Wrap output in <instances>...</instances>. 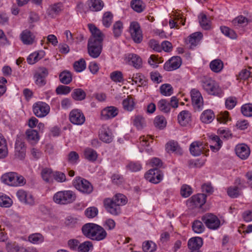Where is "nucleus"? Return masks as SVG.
Segmentation results:
<instances>
[{"label": "nucleus", "mask_w": 252, "mask_h": 252, "mask_svg": "<svg viewBox=\"0 0 252 252\" xmlns=\"http://www.w3.org/2000/svg\"><path fill=\"white\" fill-rule=\"evenodd\" d=\"M88 27L92 33L88 43V53L91 57L96 58L102 51L104 34L94 24H88Z\"/></svg>", "instance_id": "f257e3e1"}, {"label": "nucleus", "mask_w": 252, "mask_h": 252, "mask_svg": "<svg viewBox=\"0 0 252 252\" xmlns=\"http://www.w3.org/2000/svg\"><path fill=\"white\" fill-rule=\"evenodd\" d=\"M126 202V196L121 193L116 194L112 198H106L103 201L104 206L107 212L114 216L121 214V206L125 205Z\"/></svg>", "instance_id": "f03ea898"}, {"label": "nucleus", "mask_w": 252, "mask_h": 252, "mask_svg": "<svg viewBox=\"0 0 252 252\" xmlns=\"http://www.w3.org/2000/svg\"><path fill=\"white\" fill-rule=\"evenodd\" d=\"M203 89L209 94L215 96H220L222 91L219 84L211 78L204 76L200 81Z\"/></svg>", "instance_id": "7ed1b4c3"}, {"label": "nucleus", "mask_w": 252, "mask_h": 252, "mask_svg": "<svg viewBox=\"0 0 252 252\" xmlns=\"http://www.w3.org/2000/svg\"><path fill=\"white\" fill-rule=\"evenodd\" d=\"M0 179L4 184L14 187L23 186L26 183V180L23 176L14 172L4 174Z\"/></svg>", "instance_id": "20e7f679"}, {"label": "nucleus", "mask_w": 252, "mask_h": 252, "mask_svg": "<svg viewBox=\"0 0 252 252\" xmlns=\"http://www.w3.org/2000/svg\"><path fill=\"white\" fill-rule=\"evenodd\" d=\"M76 198V194L70 190L58 191L53 196L54 201L61 205H66L72 203L75 200Z\"/></svg>", "instance_id": "39448f33"}, {"label": "nucleus", "mask_w": 252, "mask_h": 252, "mask_svg": "<svg viewBox=\"0 0 252 252\" xmlns=\"http://www.w3.org/2000/svg\"><path fill=\"white\" fill-rule=\"evenodd\" d=\"M73 184L74 187L83 193L89 194L93 191L92 185L88 181L80 177H76Z\"/></svg>", "instance_id": "423d86ee"}, {"label": "nucleus", "mask_w": 252, "mask_h": 252, "mask_svg": "<svg viewBox=\"0 0 252 252\" xmlns=\"http://www.w3.org/2000/svg\"><path fill=\"white\" fill-rule=\"evenodd\" d=\"M201 220L206 226L211 229H217L220 224V221L219 218L212 214H205L202 217Z\"/></svg>", "instance_id": "0eeeda50"}, {"label": "nucleus", "mask_w": 252, "mask_h": 252, "mask_svg": "<svg viewBox=\"0 0 252 252\" xmlns=\"http://www.w3.org/2000/svg\"><path fill=\"white\" fill-rule=\"evenodd\" d=\"M162 172L157 168L150 169L145 174V179L154 184L159 183L162 180Z\"/></svg>", "instance_id": "6e6552de"}, {"label": "nucleus", "mask_w": 252, "mask_h": 252, "mask_svg": "<svg viewBox=\"0 0 252 252\" xmlns=\"http://www.w3.org/2000/svg\"><path fill=\"white\" fill-rule=\"evenodd\" d=\"M33 112L39 118L46 116L50 111L49 106L45 102L39 101L33 105Z\"/></svg>", "instance_id": "1a4fd4ad"}, {"label": "nucleus", "mask_w": 252, "mask_h": 252, "mask_svg": "<svg viewBox=\"0 0 252 252\" xmlns=\"http://www.w3.org/2000/svg\"><path fill=\"white\" fill-rule=\"evenodd\" d=\"M16 196L18 199L26 205L33 206L35 204L34 198L30 192L23 189H20L16 192Z\"/></svg>", "instance_id": "9d476101"}, {"label": "nucleus", "mask_w": 252, "mask_h": 252, "mask_svg": "<svg viewBox=\"0 0 252 252\" xmlns=\"http://www.w3.org/2000/svg\"><path fill=\"white\" fill-rule=\"evenodd\" d=\"M48 74L47 69L45 67L39 68L34 75L35 84L39 87L44 86L46 83L45 79Z\"/></svg>", "instance_id": "9b49d317"}, {"label": "nucleus", "mask_w": 252, "mask_h": 252, "mask_svg": "<svg viewBox=\"0 0 252 252\" xmlns=\"http://www.w3.org/2000/svg\"><path fill=\"white\" fill-rule=\"evenodd\" d=\"M192 103L196 110H200L203 105V97L201 93L196 89H192L190 92Z\"/></svg>", "instance_id": "f8f14e48"}, {"label": "nucleus", "mask_w": 252, "mask_h": 252, "mask_svg": "<svg viewBox=\"0 0 252 252\" xmlns=\"http://www.w3.org/2000/svg\"><path fill=\"white\" fill-rule=\"evenodd\" d=\"M69 120L71 123L76 125H81L85 121V117L79 109H73L69 114Z\"/></svg>", "instance_id": "ddd939ff"}, {"label": "nucleus", "mask_w": 252, "mask_h": 252, "mask_svg": "<svg viewBox=\"0 0 252 252\" xmlns=\"http://www.w3.org/2000/svg\"><path fill=\"white\" fill-rule=\"evenodd\" d=\"M182 64V60L180 57H173L164 65V69L168 71L174 70L180 67Z\"/></svg>", "instance_id": "4468645a"}, {"label": "nucleus", "mask_w": 252, "mask_h": 252, "mask_svg": "<svg viewBox=\"0 0 252 252\" xmlns=\"http://www.w3.org/2000/svg\"><path fill=\"white\" fill-rule=\"evenodd\" d=\"M119 112L117 108L114 106H109L104 108L101 113V118L103 120H108L116 117Z\"/></svg>", "instance_id": "2eb2a0df"}, {"label": "nucleus", "mask_w": 252, "mask_h": 252, "mask_svg": "<svg viewBox=\"0 0 252 252\" xmlns=\"http://www.w3.org/2000/svg\"><path fill=\"white\" fill-rule=\"evenodd\" d=\"M203 245V240L201 237H195L190 239L188 241V248L191 252H200L199 250Z\"/></svg>", "instance_id": "dca6fc26"}, {"label": "nucleus", "mask_w": 252, "mask_h": 252, "mask_svg": "<svg viewBox=\"0 0 252 252\" xmlns=\"http://www.w3.org/2000/svg\"><path fill=\"white\" fill-rule=\"evenodd\" d=\"M206 201V195L204 193H199L192 196L189 203L193 207H201Z\"/></svg>", "instance_id": "f3484780"}, {"label": "nucleus", "mask_w": 252, "mask_h": 252, "mask_svg": "<svg viewBox=\"0 0 252 252\" xmlns=\"http://www.w3.org/2000/svg\"><path fill=\"white\" fill-rule=\"evenodd\" d=\"M235 152L238 157L242 159H247L250 154V150L248 146L244 144L236 146Z\"/></svg>", "instance_id": "a211bd4d"}, {"label": "nucleus", "mask_w": 252, "mask_h": 252, "mask_svg": "<svg viewBox=\"0 0 252 252\" xmlns=\"http://www.w3.org/2000/svg\"><path fill=\"white\" fill-rule=\"evenodd\" d=\"M97 224L93 223H88L84 224L82 227L83 234L87 238L92 239L93 235L95 230Z\"/></svg>", "instance_id": "6ab92c4d"}, {"label": "nucleus", "mask_w": 252, "mask_h": 252, "mask_svg": "<svg viewBox=\"0 0 252 252\" xmlns=\"http://www.w3.org/2000/svg\"><path fill=\"white\" fill-rule=\"evenodd\" d=\"M126 59L128 64L132 65L135 68L139 69L142 67V59L137 55L129 54L127 55Z\"/></svg>", "instance_id": "aec40b11"}, {"label": "nucleus", "mask_w": 252, "mask_h": 252, "mask_svg": "<svg viewBox=\"0 0 252 252\" xmlns=\"http://www.w3.org/2000/svg\"><path fill=\"white\" fill-rule=\"evenodd\" d=\"M86 4L90 10L94 12L100 11L104 5L101 0H88L86 2Z\"/></svg>", "instance_id": "412c9836"}, {"label": "nucleus", "mask_w": 252, "mask_h": 252, "mask_svg": "<svg viewBox=\"0 0 252 252\" xmlns=\"http://www.w3.org/2000/svg\"><path fill=\"white\" fill-rule=\"evenodd\" d=\"M15 155L20 159L24 158L26 156V147L25 144L20 141H17L15 143Z\"/></svg>", "instance_id": "4be33fe9"}, {"label": "nucleus", "mask_w": 252, "mask_h": 252, "mask_svg": "<svg viewBox=\"0 0 252 252\" xmlns=\"http://www.w3.org/2000/svg\"><path fill=\"white\" fill-rule=\"evenodd\" d=\"M99 138L104 142L109 143L112 141V132L108 127H102L99 132Z\"/></svg>", "instance_id": "5701e85b"}, {"label": "nucleus", "mask_w": 252, "mask_h": 252, "mask_svg": "<svg viewBox=\"0 0 252 252\" xmlns=\"http://www.w3.org/2000/svg\"><path fill=\"white\" fill-rule=\"evenodd\" d=\"M21 39L24 44L31 45L34 42V36L30 31L25 30L21 34Z\"/></svg>", "instance_id": "b1692460"}, {"label": "nucleus", "mask_w": 252, "mask_h": 252, "mask_svg": "<svg viewBox=\"0 0 252 252\" xmlns=\"http://www.w3.org/2000/svg\"><path fill=\"white\" fill-rule=\"evenodd\" d=\"M107 234L105 230L102 226L97 225L96 230L94 233L92 240L95 241L102 240L106 237Z\"/></svg>", "instance_id": "393cba45"}, {"label": "nucleus", "mask_w": 252, "mask_h": 252, "mask_svg": "<svg viewBox=\"0 0 252 252\" xmlns=\"http://www.w3.org/2000/svg\"><path fill=\"white\" fill-rule=\"evenodd\" d=\"M191 114L189 111L183 110L178 116V122L182 126H186L190 121Z\"/></svg>", "instance_id": "a878e982"}, {"label": "nucleus", "mask_w": 252, "mask_h": 252, "mask_svg": "<svg viewBox=\"0 0 252 252\" xmlns=\"http://www.w3.org/2000/svg\"><path fill=\"white\" fill-rule=\"evenodd\" d=\"M203 146L201 143L199 142L195 141L192 142L189 147V150L191 154L194 156H198L202 152Z\"/></svg>", "instance_id": "bb28decb"}, {"label": "nucleus", "mask_w": 252, "mask_h": 252, "mask_svg": "<svg viewBox=\"0 0 252 252\" xmlns=\"http://www.w3.org/2000/svg\"><path fill=\"white\" fill-rule=\"evenodd\" d=\"M59 77L60 82L65 85L69 84L72 80V74L68 70H64L61 72Z\"/></svg>", "instance_id": "cd10ccee"}, {"label": "nucleus", "mask_w": 252, "mask_h": 252, "mask_svg": "<svg viewBox=\"0 0 252 252\" xmlns=\"http://www.w3.org/2000/svg\"><path fill=\"white\" fill-rule=\"evenodd\" d=\"M8 154V149L6 140L0 133V158H5Z\"/></svg>", "instance_id": "c85d7f7f"}, {"label": "nucleus", "mask_w": 252, "mask_h": 252, "mask_svg": "<svg viewBox=\"0 0 252 252\" xmlns=\"http://www.w3.org/2000/svg\"><path fill=\"white\" fill-rule=\"evenodd\" d=\"M166 150L168 153L175 152L176 153L182 154V150L176 142L170 141L166 145Z\"/></svg>", "instance_id": "c756f323"}, {"label": "nucleus", "mask_w": 252, "mask_h": 252, "mask_svg": "<svg viewBox=\"0 0 252 252\" xmlns=\"http://www.w3.org/2000/svg\"><path fill=\"white\" fill-rule=\"evenodd\" d=\"M203 37L201 32H195L189 37V42L191 46H196Z\"/></svg>", "instance_id": "7c9ffc66"}, {"label": "nucleus", "mask_w": 252, "mask_h": 252, "mask_svg": "<svg viewBox=\"0 0 252 252\" xmlns=\"http://www.w3.org/2000/svg\"><path fill=\"white\" fill-rule=\"evenodd\" d=\"M215 117L213 112L211 110L204 111L200 117L201 121L204 123H211Z\"/></svg>", "instance_id": "2f4dec72"}, {"label": "nucleus", "mask_w": 252, "mask_h": 252, "mask_svg": "<svg viewBox=\"0 0 252 252\" xmlns=\"http://www.w3.org/2000/svg\"><path fill=\"white\" fill-rule=\"evenodd\" d=\"M71 96L75 100L81 101L86 98V93L82 89H75L73 91Z\"/></svg>", "instance_id": "473e14b6"}, {"label": "nucleus", "mask_w": 252, "mask_h": 252, "mask_svg": "<svg viewBox=\"0 0 252 252\" xmlns=\"http://www.w3.org/2000/svg\"><path fill=\"white\" fill-rule=\"evenodd\" d=\"M223 67V62L219 59L214 60L210 63L211 69L216 73L220 72L222 69Z\"/></svg>", "instance_id": "72a5a7b5"}, {"label": "nucleus", "mask_w": 252, "mask_h": 252, "mask_svg": "<svg viewBox=\"0 0 252 252\" xmlns=\"http://www.w3.org/2000/svg\"><path fill=\"white\" fill-rule=\"evenodd\" d=\"M27 140L32 144H34L39 139V136L37 131L33 129H28L26 131Z\"/></svg>", "instance_id": "f704fd0d"}, {"label": "nucleus", "mask_w": 252, "mask_h": 252, "mask_svg": "<svg viewBox=\"0 0 252 252\" xmlns=\"http://www.w3.org/2000/svg\"><path fill=\"white\" fill-rule=\"evenodd\" d=\"M123 24L120 21L116 22L113 26V33L114 36L117 38L120 37L122 33Z\"/></svg>", "instance_id": "c9c22d12"}, {"label": "nucleus", "mask_w": 252, "mask_h": 252, "mask_svg": "<svg viewBox=\"0 0 252 252\" xmlns=\"http://www.w3.org/2000/svg\"><path fill=\"white\" fill-rule=\"evenodd\" d=\"M113 15L109 11L105 12L102 17V24L106 28H109L113 22Z\"/></svg>", "instance_id": "e433bc0d"}, {"label": "nucleus", "mask_w": 252, "mask_h": 252, "mask_svg": "<svg viewBox=\"0 0 252 252\" xmlns=\"http://www.w3.org/2000/svg\"><path fill=\"white\" fill-rule=\"evenodd\" d=\"M158 109L165 113H168L170 111V103L164 99L160 100L158 103Z\"/></svg>", "instance_id": "4c0bfd02"}, {"label": "nucleus", "mask_w": 252, "mask_h": 252, "mask_svg": "<svg viewBox=\"0 0 252 252\" xmlns=\"http://www.w3.org/2000/svg\"><path fill=\"white\" fill-rule=\"evenodd\" d=\"M85 158L90 161H94L97 158L96 152L93 149L87 148L84 151Z\"/></svg>", "instance_id": "58836bf2"}, {"label": "nucleus", "mask_w": 252, "mask_h": 252, "mask_svg": "<svg viewBox=\"0 0 252 252\" xmlns=\"http://www.w3.org/2000/svg\"><path fill=\"white\" fill-rule=\"evenodd\" d=\"M63 10V4L61 3H58L52 5L48 9V14L52 17L58 14Z\"/></svg>", "instance_id": "ea45409f"}, {"label": "nucleus", "mask_w": 252, "mask_h": 252, "mask_svg": "<svg viewBox=\"0 0 252 252\" xmlns=\"http://www.w3.org/2000/svg\"><path fill=\"white\" fill-rule=\"evenodd\" d=\"M122 104L125 110L131 111L134 109V102L133 99L129 96L123 100Z\"/></svg>", "instance_id": "a19ab883"}, {"label": "nucleus", "mask_w": 252, "mask_h": 252, "mask_svg": "<svg viewBox=\"0 0 252 252\" xmlns=\"http://www.w3.org/2000/svg\"><path fill=\"white\" fill-rule=\"evenodd\" d=\"M142 247L145 252H154L157 250V245L152 241L144 242Z\"/></svg>", "instance_id": "79ce46f5"}, {"label": "nucleus", "mask_w": 252, "mask_h": 252, "mask_svg": "<svg viewBox=\"0 0 252 252\" xmlns=\"http://www.w3.org/2000/svg\"><path fill=\"white\" fill-rule=\"evenodd\" d=\"M198 17L201 27L205 30H210L211 29V25L206 15L203 13H201Z\"/></svg>", "instance_id": "37998d69"}, {"label": "nucleus", "mask_w": 252, "mask_h": 252, "mask_svg": "<svg viewBox=\"0 0 252 252\" xmlns=\"http://www.w3.org/2000/svg\"><path fill=\"white\" fill-rule=\"evenodd\" d=\"M6 248L8 252H28L24 248L19 247L15 244L8 243Z\"/></svg>", "instance_id": "c03bdc74"}, {"label": "nucleus", "mask_w": 252, "mask_h": 252, "mask_svg": "<svg viewBox=\"0 0 252 252\" xmlns=\"http://www.w3.org/2000/svg\"><path fill=\"white\" fill-rule=\"evenodd\" d=\"M131 81L135 83H140L141 85L145 86L147 85V81L145 77L141 73H136L133 74L131 77Z\"/></svg>", "instance_id": "a18cd8bd"}, {"label": "nucleus", "mask_w": 252, "mask_h": 252, "mask_svg": "<svg viewBox=\"0 0 252 252\" xmlns=\"http://www.w3.org/2000/svg\"><path fill=\"white\" fill-rule=\"evenodd\" d=\"M160 93L164 96H170L173 93V89L170 84H164L160 87Z\"/></svg>", "instance_id": "49530a36"}, {"label": "nucleus", "mask_w": 252, "mask_h": 252, "mask_svg": "<svg viewBox=\"0 0 252 252\" xmlns=\"http://www.w3.org/2000/svg\"><path fill=\"white\" fill-rule=\"evenodd\" d=\"M249 20L245 17L241 15L235 18L232 21V24L235 26H244L247 25Z\"/></svg>", "instance_id": "de8ad7c7"}, {"label": "nucleus", "mask_w": 252, "mask_h": 252, "mask_svg": "<svg viewBox=\"0 0 252 252\" xmlns=\"http://www.w3.org/2000/svg\"><path fill=\"white\" fill-rule=\"evenodd\" d=\"M220 29L221 32L225 36L231 39H236L237 38V34L233 30L225 26H221Z\"/></svg>", "instance_id": "09e8293b"}, {"label": "nucleus", "mask_w": 252, "mask_h": 252, "mask_svg": "<svg viewBox=\"0 0 252 252\" xmlns=\"http://www.w3.org/2000/svg\"><path fill=\"white\" fill-rule=\"evenodd\" d=\"M12 204V201L9 197L0 193V207L8 208Z\"/></svg>", "instance_id": "8fccbe9b"}, {"label": "nucleus", "mask_w": 252, "mask_h": 252, "mask_svg": "<svg viewBox=\"0 0 252 252\" xmlns=\"http://www.w3.org/2000/svg\"><path fill=\"white\" fill-rule=\"evenodd\" d=\"M29 240L33 244H37L43 242L44 237L40 233H34L29 236Z\"/></svg>", "instance_id": "3c124183"}, {"label": "nucleus", "mask_w": 252, "mask_h": 252, "mask_svg": "<svg viewBox=\"0 0 252 252\" xmlns=\"http://www.w3.org/2000/svg\"><path fill=\"white\" fill-rule=\"evenodd\" d=\"M154 125L156 127L163 129L166 125L165 118L162 116H157L154 120Z\"/></svg>", "instance_id": "603ef678"}, {"label": "nucleus", "mask_w": 252, "mask_h": 252, "mask_svg": "<svg viewBox=\"0 0 252 252\" xmlns=\"http://www.w3.org/2000/svg\"><path fill=\"white\" fill-rule=\"evenodd\" d=\"M93 247V244L90 241H85L82 243H79L78 249V252H89L90 249Z\"/></svg>", "instance_id": "864d4df0"}, {"label": "nucleus", "mask_w": 252, "mask_h": 252, "mask_svg": "<svg viewBox=\"0 0 252 252\" xmlns=\"http://www.w3.org/2000/svg\"><path fill=\"white\" fill-rule=\"evenodd\" d=\"M241 111L242 114L246 117H252V104L247 103L242 106Z\"/></svg>", "instance_id": "5fc2aeb1"}, {"label": "nucleus", "mask_w": 252, "mask_h": 252, "mask_svg": "<svg viewBox=\"0 0 252 252\" xmlns=\"http://www.w3.org/2000/svg\"><path fill=\"white\" fill-rule=\"evenodd\" d=\"M74 70L78 72L83 71L86 67V62L83 59L75 62L73 64Z\"/></svg>", "instance_id": "6e6d98bb"}, {"label": "nucleus", "mask_w": 252, "mask_h": 252, "mask_svg": "<svg viewBox=\"0 0 252 252\" xmlns=\"http://www.w3.org/2000/svg\"><path fill=\"white\" fill-rule=\"evenodd\" d=\"M192 228L193 231L196 233H202L203 232L205 228L202 222L198 220L193 221Z\"/></svg>", "instance_id": "4d7b16f0"}, {"label": "nucleus", "mask_w": 252, "mask_h": 252, "mask_svg": "<svg viewBox=\"0 0 252 252\" xmlns=\"http://www.w3.org/2000/svg\"><path fill=\"white\" fill-rule=\"evenodd\" d=\"M112 80L115 82H122L124 81L123 75L122 72L120 71H115L112 72L110 75Z\"/></svg>", "instance_id": "13d9d810"}, {"label": "nucleus", "mask_w": 252, "mask_h": 252, "mask_svg": "<svg viewBox=\"0 0 252 252\" xmlns=\"http://www.w3.org/2000/svg\"><path fill=\"white\" fill-rule=\"evenodd\" d=\"M133 124L138 129H142L145 126V119L141 116H137L133 120Z\"/></svg>", "instance_id": "bf43d9fd"}, {"label": "nucleus", "mask_w": 252, "mask_h": 252, "mask_svg": "<svg viewBox=\"0 0 252 252\" xmlns=\"http://www.w3.org/2000/svg\"><path fill=\"white\" fill-rule=\"evenodd\" d=\"M98 209L95 207H90L85 211V216L88 218H94L98 214Z\"/></svg>", "instance_id": "052dcab7"}, {"label": "nucleus", "mask_w": 252, "mask_h": 252, "mask_svg": "<svg viewBox=\"0 0 252 252\" xmlns=\"http://www.w3.org/2000/svg\"><path fill=\"white\" fill-rule=\"evenodd\" d=\"M79 155L75 151L70 152L67 155V161L72 164H76L79 160Z\"/></svg>", "instance_id": "680f3d73"}, {"label": "nucleus", "mask_w": 252, "mask_h": 252, "mask_svg": "<svg viewBox=\"0 0 252 252\" xmlns=\"http://www.w3.org/2000/svg\"><path fill=\"white\" fill-rule=\"evenodd\" d=\"M71 90V88L67 86L59 85L56 89V92L58 94H67Z\"/></svg>", "instance_id": "e2e57ef3"}, {"label": "nucleus", "mask_w": 252, "mask_h": 252, "mask_svg": "<svg viewBox=\"0 0 252 252\" xmlns=\"http://www.w3.org/2000/svg\"><path fill=\"white\" fill-rule=\"evenodd\" d=\"M131 6L132 9L137 12H141L143 10L142 1L140 0H132L131 2Z\"/></svg>", "instance_id": "0e129e2a"}, {"label": "nucleus", "mask_w": 252, "mask_h": 252, "mask_svg": "<svg viewBox=\"0 0 252 252\" xmlns=\"http://www.w3.org/2000/svg\"><path fill=\"white\" fill-rule=\"evenodd\" d=\"M52 170L51 169L45 168L42 170L41 174L42 179L46 182H49L51 179Z\"/></svg>", "instance_id": "69168bd1"}, {"label": "nucleus", "mask_w": 252, "mask_h": 252, "mask_svg": "<svg viewBox=\"0 0 252 252\" xmlns=\"http://www.w3.org/2000/svg\"><path fill=\"white\" fill-rule=\"evenodd\" d=\"M227 194L231 198H236L239 195V190L238 187H230L227 189Z\"/></svg>", "instance_id": "338daca9"}, {"label": "nucleus", "mask_w": 252, "mask_h": 252, "mask_svg": "<svg viewBox=\"0 0 252 252\" xmlns=\"http://www.w3.org/2000/svg\"><path fill=\"white\" fill-rule=\"evenodd\" d=\"M252 77V73L246 68L243 69L239 73L238 79L241 80H246L249 77Z\"/></svg>", "instance_id": "774afa93"}]
</instances>
